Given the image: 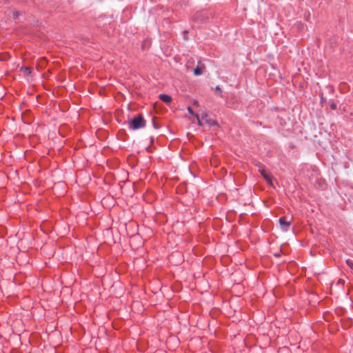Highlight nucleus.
Segmentation results:
<instances>
[{
	"label": "nucleus",
	"mask_w": 353,
	"mask_h": 353,
	"mask_svg": "<svg viewBox=\"0 0 353 353\" xmlns=\"http://www.w3.org/2000/svg\"><path fill=\"white\" fill-rule=\"evenodd\" d=\"M145 121L143 119L142 115L139 114L134 117V119L129 123V127L132 130H137L145 127Z\"/></svg>",
	"instance_id": "f257e3e1"
},
{
	"label": "nucleus",
	"mask_w": 353,
	"mask_h": 353,
	"mask_svg": "<svg viewBox=\"0 0 353 353\" xmlns=\"http://www.w3.org/2000/svg\"><path fill=\"white\" fill-rule=\"evenodd\" d=\"M259 170L261 175L263 176V178L268 181V183L271 185L273 186V183L272 181V175L271 174L265 170V168L263 165H260L259 167Z\"/></svg>",
	"instance_id": "f03ea898"
},
{
	"label": "nucleus",
	"mask_w": 353,
	"mask_h": 353,
	"mask_svg": "<svg viewBox=\"0 0 353 353\" xmlns=\"http://www.w3.org/2000/svg\"><path fill=\"white\" fill-rule=\"evenodd\" d=\"M279 222L281 230L283 231H288L292 223L290 220L288 221L285 216L281 217Z\"/></svg>",
	"instance_id": "7ed1b4c3"
},
{
	"label": "nucleus",
	"mask_w": 353,
	"mask_h": 353,
	"mask_svg": "<svg viewBox=\"0 0 353 353\" xmlns=\"http://www.w3.org/2000/svg\"><path fill=\"white\" fill-rule=\"evenodd\" d=\"M202 120H204V123L210 126L217 125L216 121L210 118L205 112L202 114Z\"/></svg>",
	"instance_id": "20e7f679"
},
{
	"label": "nucleus",
	"mask_w": 353,
	"mask_h": 353,
	"mask_svg": "<svg viewBox=\"0 0 353 353\" xmlns=\"http://www.w3.org/2000/svg\"><path fill=\"white\" fill-rule=\"evenodd\" d=\"M159 98L162 101L167 104L170 103L172 101V97L168 94H160Z\"/></svg>",
	"instance_id": "39448f33"
},
{
	"label": "nucleus",
	"mask_w": 353,
	"mask_h": 353,
	"mask_svg": "<svg viewBox=\"0 0 353 353\" xmlns=\"http://www.w3.org/2000/svg\"><path fill=\"white\" fill-rule=\"evenodd\" d=\"M195 117L196 118L197 121H198V124L199 125H203L205 123H204V120H202V117L200 118L199 115V114H194Z\"/></svg>",
	"instance_id": "423d86ee"
},
{
	"label": "nucleus",
	"mask_w": 353,
	"mask_h": 353,
	"mask_svg": "<svg viewBox=\"0 0 353 353\" xmlns=\"http://www.w3.org/2000/svg\"><path fill=\"white\" fill-rule=\"evenodd\" d=\"M201 73H202V70L199 67H196L194 70V74L196 76H199V75L201 74Z\"/></svg>",
	"instance_id": "0eeeda50"
},
{
	"label": "nucleus",
	"mask_w": 353,
	"mask_h": 353,
	"mask_svg": "<svg viewBox=\"0 0 353 353\" xmlns=\"http://www.w3.org/2000/svg\"><path fill=\"white\" fill-rule=\"evenodd\" d=\"M329 104H330V107L331 109H332V110L336 109V108H337L336 104L334 101H330Z\"/></svg>",
	"instance_id": "6e6552de"
},
{
	"label": "nucleus",
	"mask_w": 353,
	"mask_h": 353,
	"mask_svg": "<svg viewBox=\"0 0 353 353\" xmlns=\"http://www.w3.org/2000/svg\"><path fill=\"white\" fill-rule=\"evenodd\" d=\"M346 263L350 268L353 269V261L352 260H350V259L346 260Z\"/></svg>",
	"instance_id": "1a4fd4ad"
},
{
	"label": "nucleus",
	"mask_w": 353,
	"mask_h": 353,
	"mask_svg": "<svg viewBox=\"0 0 353 353\" xmlns=\"http://www.w3.org/2000/svg\"><path fill=\"white\" fill-rule=\"evenodd\" d=\"M23 70L26 74H29L31 72L30 68H23Z\"/></svg>",
	"instance_id": "9d476101"
},
{
	"label": "nucleus",
	"mask_w": 353,
	"mask_h": 353,
	"mask_svg": "<svg viewBox=\"0 0 353 353\" xmlns=\"http://www.w3.org/2000/svg\"><path fill=\"white\" fill-rule=\"evenodd\" d=\"M188 112H189L190 114H193V115H194V114H195L194 113L193 110H192V108H191L190 107H188Z\"/></svg>",
	"instance_id": "9b49d317"
},
{
	"label": "nucleus",
	"mask_w": 353,
	"mask_h": 353,
	"mask_svg": "<svg viewBox=\"0 0 353 353\" xmlns=\"http://www.w3.org/2000/svg\"><path fill=\"white\" fill-rule=\"evenodd\" d=\"M325 101H326V99L323 95H321V102H325Z\"/></svg>",
	"instance_id": "f8f14e48"
},
{
	"label": "nucleus",
	"mask_w": 353,
	"mask_h": 353,
	"mask_svg": "<svg viewBox=\"0 0 353 353\" xmlns=\"http://www.w3.org/2000/svg\"><path fill=\"white\" fill-rule=\"evenodd\" d=\"M215 89H216V90L221 92V88L219 86H216Z\"/></svg>",
	"instance_id": "ddd939ff"
},
{
	"label": "nucleus",
	"mask_w": 353,
	"mask_h": 353,
	"mask_svg": "<svg viewBox=\"0 0 353 353\" xmlns=\"http://www.w3.org/2000/svg\"><path fill=\"white\" fill-rule=\"evenodd\" d=\"M139 236H134L131 241H134L136 240L137 239H139Z\"/></svg>",
	"instance_id": "4468645a"
},
{
	"label": "nucleus",
	"mask_w": 353,
	"mask_h": 353,
	"mask_svg": "<svg viewBox=\"0 0 353 353\" xmlns=\"http://www.w3.org/2000/svg\"><path fill=\"white\" fill-rule=\"evenodd\" d=\"M17 16H18V12H14V17H17Z\"/></svg>",
	"instance_id": "2eb2a0df"
},
{
	"label": "nucleus",
	"mask_w": 353,
	"mask_h": 353,
	"mask_svg": "<svg viewBox=\"0 0 353 353\" xmlns=\"http://www.w3.org/2000/svg\"><path fill=\"white\" fill-rule=\"evenodd\" d=\"M194 104L195 105H196V106H197V105H199V103H198V101H195L194 102Z\"/></svg>",
	"instance_id": "dca6fc26"
},
{
	"label": "nucleus",
	"mask_w": 353,
	"mask_h": 353,
	"mask_svg": "<svg viewBox=\"0 0 353 353\" xmlns=\"http://www.w3.org/2000/svg\"><path fill=\"white\" fill-rule=\"evenodd\" d=\"M153 125L155 128H158L157 125L154 123H153Z\"/></svg>",
	"instance_id": "f3484780"
},
{
	"label": "nucleus",
	"mask_w": 353,
	"mask_h": 353,
	"mask_svg": "<svg viewBox=\"0 0 353 353\" xmlns=\"http://www.w3.org/2000/svg\"><path fill=\"white\" fill-rule=\"evenodd\" d=\"M330 92H333V89L332 88H330Z\"/></svg>",
	"instance_id": "a211bd4d"
}]
</instances>
